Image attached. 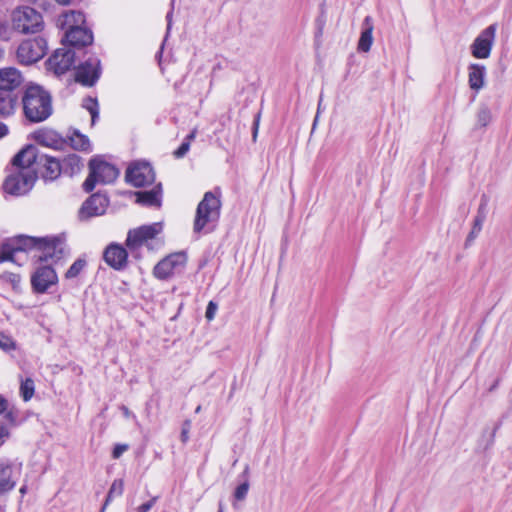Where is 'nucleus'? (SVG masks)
<instances>
[{
	"label": "nucleus",
	"mask_w": 512,
	"mask_h": 512,
	"mask_svg": "<svg viewBox=\"0 0 512 512\" xmlns=\"http://www.w3.org/2000/svg\"><path fill=\"white\" fill-rule=\"evenodd\" d=\"M156 498H152L150 501L143 503L139 506L138 512H148L155 504Z\"/></svg>",
	"instance_id": "obj_41"
},
{
	"label": "nucleus",
	"mask_w": 512,
	"mask_h": 512,
	"mask_svg": "<svg viewBox=\"0 0 512 512\" xmlns=\"http://www.w3.org/2000/svg\"><path fill=\"white\" fill-rule=\"evenodd\" d=\"M186 262L187 257L184 253H172L155 265L153 275L159 280H166L184 269Z\"/></svg>",
	"instance_id": "obj_10"
},
{
	"label": "nucleus",
	"mask_w": 512,
	"mask_h": 512,
	"mask_svg": "<svg viewBox=\"0 0 512 512\" xmlns=\"http://www.w3.org/2000/svg\"><path fill=\"white\" fill-rule=\"evenodd\" d=\"M7 401L0 396V415L4 414L6 418L11 417V412L7 411Z\"/></svg>",
	"instance_id": "obj_42"
},
{
	"label": "nucleus",
	"mask_w": 512,
	"mask_h": 512,
	"mask_svg": "<svg viewBox=\"0 0 512 512\" xmlns=\"http://www.w3.org/2000/svg\"><path fill=\"white\" fill-rule=\"evenodd\" d=\"M64 40L70 46L83 47L92 43L93 35L92 32L84 26L66 31Z\"/></svg>",
	"instance_id": "obj_20"
},
{
	"label": "nucleus",
	"mask_w": 512,
	"mask_h": 512,
	"mask_svg": "<svg viewBox=\"0 0 512 512\" xmlns=\"http://www.w3.org/2000/svg\"><path fill=\"white\" fill-rule=\"evenodd\" d=\"M71 146L76 150H88L90 147L89 139L78 132L70 137Z\"/></svg>",
	"instance_id": "obj_30"
},
{
	"label": "nucleus",
	"mask_w": 512,
	"mask_h": 512,
	"mask_svg": "<svg viewBox=\"0 0 512 512\" xmlns=\"http://www.w3.org/2000/svg\"><path fill=\"white\" fill-rule=\"evenodd\" d=\"M59 26L66 31L84 27L85 16L80 11L69 10L65 11L58 20Z\"/></svg>",
	"instance_id": "obj_21"
},
{
	"label": "nucleus",
	"mask_w": 512,
	"mask_h": 512,
	"mask_svg": "<svg viewBox=\"0 0 512 512\" xmlns=\"http://www.w3.org/2000/svg\"><path fill=\"white\" fill-rule=\"evenodd\" d=\"M103 258L107 265L116 270H121L127 264L128 253L123 246L112 243L104 250Z\"/></svg>",
	"instance_id": "obj_18"
},
{
	"label": "nucleus",
	"mask_w": 512,
	"mask_h": 512,
	"mask_svg": "<svg viewBox=\"0 0 512 512\" xmlns=\"http://www.w3.org/2000/svg\"><path fill=\"white\" fill-rule=\"evenodd\" d=\"M83 107L86 108L90 114H91V121L92 124L95 123L96 119L98 118V103L96 99L93 98H86L83 101Z\"/></svg>",
	"instance_id": "obj_33"
},
{
	"label": "nucleus",
	"mask_w": 512,
	"mask_h": 512,
	"mask_svg": "<svg viewBox=\"0 0 512 512\" xmlns=\"http://www.w3.org/2000/svg\"><path fill=\"white\" fill-rule=\"evenodd\" d=\"M259 119H260V116L257 115V117L255 118V121H254V125H253V140H256V137H257L258 127H259Z\"/></svg>",
	"instance_id": "obj_44"
},
{
	"label": "nucleus",
	"mask_w": 512,
	"mask_h": 512,
	"mask_svg": "<svg viewBox=\"0 0 512 512\" xmlns=\"http://www.w3.org/2000/svg\"><path fill=\"white\" fill-rule=\"evenodd\" d=\"M248 489H249V485H248L247 482L242 483L241 485H239L236 488L235 493H234L235 498L237 500L245 499V497L247 496V493H248Z\"/></svg>",
	"instance_id": "obj_35"
},
{
	"label": "nucleus",
	"mask_w": 512,
	"mask_h": 512,
	"mask_svg": "<svg viewBox=\"0 0 512 512\" xmlns=\"http://www.w3.org/2000/svg\"><path fill=\"white\" fill-rule=\"evenodd\" d=\"M221 211V201L219 195L214 192H206L203 199L197 206L196 215L194 219L193 230L195 233H200L210 225H214L219 217Z\"/></svg>",
	"instance_id": "obj_3"
},
{
	"label": "nucleus",
	"mask_w": 512,
	"mask_h": 512,
	"mask_svg": "<svg viewBox=\"0 0 512 512\" xmlns=\"http://www.w3.org/2000/svg\"><path fill=\"white\" fill-rule=\"evenodd\" d=\"M137 202L147 206L159 207L161 204V185L149 191H140L136 193Z\"/></svg>",
	"instance_id": "obj_25"
},
{
	"label": "nucleus",
	"mask_w": 512,
	"mask_h": 512,
	"mask_svg": "<svg viewBox=\"0 0 512 512\" xmlns=\"http://www.w3.org/2000/svg\"><path fill=\"white\" fill-rule=\"evenodd\" d=\"M492 120L491 110L487 106H482L477 112V124L486 127Z\"/></svg>",
	"instance_id": "obj_32"
},
{
	"label": "nucleus",
	"mask_w": 512,
	"mask_h": 512,
	"mask_svg": "<svg viewBox=\"0 0 512 512\" xmlns=\"http://www.w3.org/2000/svg\"><path fill=\"white\" fill-rule=\"evenodd\" d=\"M35 391L34 381L30 378L25 379L21 382L20 394L24 401H29Z\"/></svg>",
	"instance_id": "obj_31"
},
{
	"label": "nucleus",
	"mask_w": 512,
	"mask_h": 512,
	"mask_svg": "<svg viewBox=\"0 0 512 512\" xmlns=\"http://www.w3.org/2000/svg\"><path fill=\"white\" fill-rule=\"evenodd\" d=\"M373 19L371 16H366L362 24V32L358 41V50L368 52L373 44Z\"/></svg>",
	"instance_id": "obj_24"
},
{
	"label": "nucleus",
	"mask_w": 512,
	"mask_h": 512,
	"mask_svg": "<svg viewBox=\"0 0 512 512\" xmlns=\"http://www.w3.org/2000/svg\"><path fill=\"white\" fill-rule=\"evenodd\" d=\"M128 450V445L127 444H117L114 449H113V452H112V457L114 459H118L122 456V454L124 452H126Z\"/></svg>",
	"instance_id": "obj_39"
},
{
	"label": "nucleus",
	"mask_w": 512,
	"mask_h": 512,
	"mask_svg": "<svg viewBox=\"0 0 512 512\" xmlns=\"http://www.w3.org/2000/svg\"><path fill=\"white\" fill-rule=\"evenodd\" d=\"M8 132V128L5 124L0 123V138L5 136Z\"/></svg>",
	"instance_id": "obj_45"
},
{
	"label": "nucleus",
	"mask_w": 512,
	"mask_h": 512,
	"mask_svg": "<svg viewBox=\"0 0 512 512\" xmlns=\"http://www.w3.org/2000/svg\"><path fill=\"white\" fill-rule=\"evenodd\" d=\"M486 67L480 63H471L467 67L469 88L478 94L486 86Z\"/></svg>",
	"instance_id": "obj_19"
},
{
	"label": "nucleus",
	"mask_w": 512,
	"mask_h": 512,
	"mask_svg": "<svg viewBox=\"0 0 512 512\" xmlns=\"http://www.w3.org/2000/svg\"><path fill=\"white\" fill-rule=\"evenodd\" d=\"M189 430H190V422L187 421L184 423L183 425V428H182V431H181V441L183 443L187 442L188 438H189Z\"/></svg>",
	"instance_id": "obj_40"
},
{
	"label": "nucleus",
	"mask_w": 512,
	"mask_h": 512,
	"mask_svg": "<svg viewBox=\"0 0 512 512\" xmlns=\"http://www.w3.org/2000/svg\"><path fill=\"white\" fill-rule=\"evenodd\" d=\"M37 248L40 250L38 258L42 261L56 262L63 255L62 243L59 240H48L46 238H35L29 236H18L5 242L1 248L0 261L15 262V256L19 252Z\"/></svg>",
	"instance_id": "obj_1"
},
{
	"label": "nucleus",
	"mask_w": 512,
	"mask_h": 512,
	"mask_svg": "<svg viewBox=\"0 0 512 512\" xmlns=\"http://www.w3.org/2000/svg\"><path fill=\"white\" fill-rule=\"evenodd\" d=\"M90 173L83 183V188L86 192L94 189L96 184H110L119 175L118 169L98 158H94L89 163Z\"/></svg>",
	"instance_id": "obj_5"
},
{
	"label": "nucleus",
	"mask_w": 512,
	"mask_h": 512,
	"mask_svg": "<svg viewBox=\"0 0 512 512\" xmlns=\"http://www.w3.org/2000/svg\"><path fill=\"white\" fill-rule=\"evenodd\" d=\"M22 464L0 460V497L13 490L21 476Z\"/></svg>",
	"instance_id": "obj_11"
},
{
	"label": "nucleus",
	"mask_w": 512,
	"mask_h": 512,
	"mask_svg": "<svg viewBox=\"0 0 512 512\" xmlns=\"http://www.w3.org/2000/svg\"><path fill=\"white\" fill-rule=\"evenodd\" d=\"M123 490H124V483H123V480L121 479H116L113 481L110 489H109V492H108V495H107V498H106V501L101 509L100 512H104L108 503L112 500L113 497H118V496H121L122 493H123Z\"/></svg>",
	"instance_id": "obj_29"
},
{
	"label": "nucleus",
	"mask_w": 512,
	"mask_h": 512,
	"mask_svg": "<svg viewBox=\"0 0 512 512\" xmlns=\"http://www.w3.org/2000/svg\"><path fill=\"white\" fill-rule=\"evenodd\" d=\"M24 76L15 67H4L0 69V91L12 92L24 83Z\"/></svg>",
	"instance_id": "obj_17"
},
{
	"label": "nucleus",
	"mask_w": 512,
	"mask_h": 512,
	"mask_svg": "<svg viewBox=\"0 0 512 512\" xmlns=\"http://www.w3.org/2000/svg\"><path fill=\"white\" fill-rule=\"evenodd\" d=\"M17 105V97L11 92L0 91V116L12 115Z\"/></svg>",
	"instance_id": "obj_26"
},
{
	"label": "nucleus",
	"mask_w": 512,
	"mask_h": 512,
	"mask_svg": "<svg viewBox=\"0 0 512 512\" xmlns=\"http://www.w3.org/2000/svg\"><path fill=\"white\" fill-rule=\"evenodd\" d=\"M84 266H85L84 260H81V259L76 260L70 266V268L67 270L65 277L67 279H72V278L77 277L80 274V272L82 271V269L84 268Z\"/></svg>",
	"instance_id": "obj_34"
},
{
	"label": "nucleus",
	"mask_w": 512,
	"mask_h": 512,
	"mask_svg": "<svg viewBox=\"0 0 512 512\" xmlns=\"http://www.w3.org/2000/svg\"><path fill=\"white\" fill-rule=\"evenodd\" d=\"M56 272L50 266L38 268L32 276V286L38 293H44L50 286L57 283Z\"/></svg>",
	"instance_id": "obj_16"
},
{
	"label": "nucleus",
	"mask_w": 512,
	"mask_h": 512,
	"mask_svg": "<svg viewBox=\"0 0 512 512\" xmlns=\"http://www.w3.org/2000/svg\"><path fill=\"white\" fill-rule=\"evenodd\" d=\"M497 25L491 24L483 29L470 45V53L475 59H488L496 39Z\"/></svg>",
	"instance_id": "obj_8"
},
{
	"label": "nucleus",
	"mask_w": 512,
	"mask_h": 512,
	"mask_svg": "<svg viewBox=\"0 0 512 512\" xmlns=\"http://www.w3.org/2000/svg\"><path fill=\"white\" fill-rule=\"evenodd\" d=\"M189 148H190L189 141H184L180 145V147L177 150H175L174 156L176 158H182L189 151Z\"/></svg>",
	"instance_id": "obj_38"
},
{
	"label": "nucleus",
	"mask_w": 512,
	"mask_h": 512,
	"mask_svg": "<svg viewBox=\"0 0 512 512\" xmlns=\"http://www.w3.org/2000/svg\"><path fill=\"white\" fill-rule=\"evenodd\" d=\"M47 43L37 37L23 41L17 49V59L22 64H32L44 57Z\"/></svg>",
	"instance_id": "obj_9"
},
{
	"label": "nucleus",
	"mask_w": 512,
	"mask_h": 512,
	"mask_svg": "<svg viewBox=\"0 0 512 512\" xmlns=\"http://www.w3.org/2000/svg\"><path fill=\"white\" fill-rule=\"evenodd\" d=\"M0 512H3V509H2V507H1V506H0Z\"/></svg>",
	"instance_id": "obj_53"
},
{
	"label": "nucleus",
	"mask_w": 512,
	"mask_h": 512,
	"mask_svg": "<svg viewBox=\"0 0 512 512\" xmlns=\"http://www.w3.org/2000/svg\"><path fill=\"white\" fill-rule=\"evenodd\" d=\"M22 107L25 118L33 123L46 120L53 111L50 94L35 83L26 85L22 95Z\"/></svg>",
	"instance_id": "obj_2"
},
{
	"label": "nucleus",
	"mask_w": 512,
	"mask_h": 512,
	"mask_svg": "<svg viewBox=\"0 0 512 512\" xmlns=\"http://www.w3.org/2000/svg\"><path fill=\"white\" fill-rule=\"evenodd\" d=\"M3 57H4V50L0 49V60L3 59Z\"/></svg>",
	"instance_id": "obj_51"
},
{
	"label": "nucleus",
	"mask_w": 512,
	"mask_h": 512,
	"mask_svg": "<svg viewBox=\"0 0 512 512\" xmlns=\"http://www.w3.org/2000/svg\"><path fill=\"white\" fill-rule=\"evenodd\" d=\"M100 73L99 59L96 57H90L77 67L75 79L82 85L93 86L100 77Z\"/></svg>",
	"instance_id": "obj_13"
},
{
	"label": "nucleus",
	"mask_w": 512,
	"mask_h": 512,
	"mask_svg": "<svg viewBox=\"0 0 512 512\" xmlns=\"http://www.w3.org/2000/svg\"><path fill=\"white\" fill-rule=\"evenodd\" d=\"M218 512H224V510H223V506H222V504H221V503L219 504Z\"/></svg>",
	"instance_id": "obj_52"
},
{
	"label": "nucleus",
	"mask_w": 512,
	"mask_h": 512,
	"mask_svg": "<svg viewBox=\"0 0 512 512\" xmlns=\"http://www.w3.org/2000/svg\"><path fill=\"white\" fill-rule=\"evenodd\" d=\"M34 139L38 144L49 148L59 149L63 145V140L59 134L49 129H41L35 132Z\"/></svg>",
	"instance_id": "obj_22"
},
{
	"label": "nucleus",
	"mask_w": 512,
	"mask_h": 512,
	"mask_svg": "<svg viewBox=\"0 0 512 512\" xmlns=\"http://www.w3.org/2000/svg\"><path fill=\"white\" fill-rule=\"evenodd\" d=\"M19 492L21 493L22 496H24L26 493H27V485H23Z\"/></svg>",
	"instance_id": "obj_49"
},
{
	"label": "nucleus",
	"mask_w": 512,
	"mask_h": 512,
	"mask_svg": "<svg viewBox=\"0 0 512 512\" xmlns=\"http://www.w3.org/2000/svg\"><path fill=\"white\" fill-rule=\"evenodd\" d=\"M162 230L163 227L160 222L131 229L127 234L125 242L126 247L131 254L136 256L143 246H146L148 249H153L152 243Z\"/></svg>",
	"instance_id": "obj_4"
},
{
	"label": "nucleus",
	"mask_w": 512,
	"mask_h": 512,
	"mask_svg": "<svg viewBox=\"0 0 512 512\" xmlns=\"http://www.w3.org/2000/svg\"><path fill=\"white\" fill-rule=\"evenodd\" d=\"M60 173L61 166L59 161L52 156H46L43 177L47 180H54L60 175Z\"/></svg>",
	"instance_id": "obj_27"
},
{
	"label": "nucleus",
	"mask_w": 512,
	"mask_h": 512,
	"mask_svg": "<svg viewBox=\"0 0 512 512\" xmlns=\"http://www.w3.org/2000/svg\"><path fill=\"white\" fill-rule=\"evenodd\" d=\"M121 410H122L123 415H124L125 417H127V418H128V417H130V416H133V417H134V415L131 413V411H130L126 406H122V407H121Z\"/></svg>",
	"instance_id": "obj_46"
},
{
	"label": "nucleus",
	"mask_w": 512,
	"mask_h": 512,
	"mask_svg": "<svg viewBox=\"0 0 512 512\" xmlns=\"http://www.w3.org/2000/svg\"><path fill=\"white\" fill-rule=\"evenodd\" d=\"M485 218H486V201H482L479 206V209H478V214L474 220L473 228H472L470 234L468 235V238H467L468 241H472L478 236V234L482 230V226L485 221Z\"/></svg>",
	"instance_id": "obj_28"
},
{
	"label": "nucleus",
	"mask_w": 512,
	"mask_h": 512,
	"mask_svg": "<svg viewBox=\"0 0 512 512\" xmlns=\"http://www.w3.org/2000/svg\"><path fill=\"white\" fill-rule=\"evenodd\" d=\"M13 341L8 336L0 333V348L4 350H9L13 348Z\"/></svg>",
	"instance_id": "obj_37"
},
{
	"label": "nucleus",
	"mask_w": 512,
	"mask_h": 512,
	"mask_svg": "<svg viewBox=\"0 0 512 512\" xmlns=\"http://www.w3.org/2000/svg\"><path fill=\"white\" fill-rule=\"evenodd\" d=\"M75 54L71 49H57L49 58L48 64L58 75L65 73L73 65Z\"/></svg>",
	"instance_id": "obj_15"
},
{
	"label": "nucleus",
	"mask_w": 512,
	"mask_h": 512,
	"mask_svg": "<svg viewBox=\"0 0 512 512\" xmlns=\"http://www.w3.org/2000/svg\"><path fill=\"white\" fill-rule=\"evenodd\" d=\"M171 17H172V12H169V13L167 14V22H168V24H167V29H168V30L170 29V26H171Z\"/></svg>",
	"instance_id": "obj_48"
},
{
	"label": "nucleus",
	"mask_w": 512,
	"mask_h": 512,
	"mask_svg": "<svg viewBox=\"0 0 512 512\" xmlns=\"http://www.w3.org/2000/svg\"><path fill=\"white\" fill-rule=\"evenodd\" d=\"M108 204L109 200L105 195H101L99 193L93 194L83 203L79 212L80 217L84 219L102 215Z\"/></svg>",
	"instance_id": "obj_14"
},
{
	"label": "nucleus",
	"mask_w": 512,
	"mask_h": 512,
	"mask_svg": "<svg viewBox=\"0 0 512 512\" xmlns=\"http://www.w3.org/2000/svg\"><path fill=\"white\" fill-rule=\"evenodd\" d=\"M9 437V432L7 428L0 424V447L6 442Z\"/></svg>",
	"instance_id": "obj_43"
},
{
	"label": "nucleus",
	"mask_w": 512,
	"mask_h": 512,
	"mask_svg": "<svg viewBox=\"0 0 512 512\" xmlns=\"http://www.w3.org/2000/svg\"><path fill=\"white\" fill-rule=\"evenodd\" d=\"M36 178L34 169L16 170L6 178L4 191L15 196L26 194L33 187Z\"/></svg>",
	"instance_id": "obj_7"
},
{
	"label": "nucleus",
	"mask_w": 512,
	"mask_h": 512,
	"mask_svg": "<svg viewBox=\"0 0 512 512\" xmlns=\"http://www.w3.org/2000/svg\"><path fill=\"white\" fill-rule=\"evenodd\" d=\"M12 26L23 34L37 33L43 27L42 15L32 7H19L13 11Z\"/></svg>",
	"instance_id": "obj_6"
},
{
	"label": "nucleus",
	"mask_w": 512,
	"mask_h": 512,
	"mask_svg": "<svg viewBox=\"0 0 512 512\" xmlns=\"http://www.w3.org/2000/svg\"><path fill=\"white\" fill-rule=\"evenodd\" d=\"M217 309H218V306L216 303H214L213 301H210L208 303L206 313H205V317L207 318L208 321H211L214 319Z\"/></svg>",
	"instance_id": "obj_36"
},
{
	"label": "nucleus",
	"mask_w": 512,
	"mask_h": 512,
	"mask_svg": "<svg viewBox=\"0 0 512 512\" xmlns=\"http://www.w3.org/2000/svg\"><path fill=\"white\" fill-rule=\"evenodd\" d=\"M195 136H196V131L193 130L189 135H187L185 141H189V144H190L191 141L194 140Z\"/></svg>",
	"instance_id": "obj_47"
},
{
	"label": "nucleus",
	"mask_w": 512,
	"mask_h": 512,
	"mask_svg": "<svg viewBox=\"0 0 512 512\" xmlns=\"http://www.w3.org/2000/svg\"><path fill=\"white\" fill-rule=\"evenodd\" d=\"M36 159V147L28 145L13 158V165L16 167L17 170L32 169L31 166L36 161Z\"/></svg>",
	"instance_id": "obj_23"
},
{
	"label": "nucleus",
	"mask_w": 512,
	"mask_h": 512,
	"mask_svg": "<svg viewBox=\"0 0 512 512\" xmlns=\"http://www.w3.org/2000/svg\"><path fill=\"white\" fill-rule=\"evenodd\" d=\"M126 180L135 187H143L154 182L155 174L147 162H134L126 171Z\"/></svg>",
	"instance_id": "obj_12"
},
{
	"label": "nucleus",
	"mask_w": 512,
	"mask_h": 512,
	"mask_svg": "<svg viewBox=\"0 0 512 512\" xmlns=\"http://www.w3.org/2000/svg\"><path fill=\"white\" fill-rule=\"evenodd\" d=\"M59 4H62V5H68L70 4L73 0H56Z\"/></svg>",
	"instance_id": "obj_50"
}]
</instances>
